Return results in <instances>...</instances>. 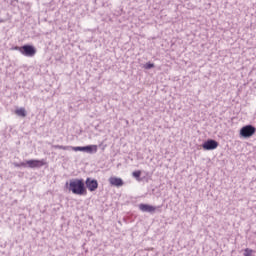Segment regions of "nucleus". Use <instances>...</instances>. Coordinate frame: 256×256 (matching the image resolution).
Masks as SVG:
<instances>
[{"label":"nucleus","instance_id":"nucleus-3","mask_svg":"<svg viewBox=\"0 0 256 256\" xmlns=\"http://www.w3.org/2000/svg\"><path fill=\"white\" fill-rule=\"evenodd\" d=\"M16 49H19L20 53L22 55H25V57H35V53H37V49H35V46L33 45H24L22 47H16Z\"/></svg>","mask_w":256,"mask_h":256},{"label":"nucleus","instance_id":"nucleus-12","mask_svg":"<svg viewBox=\"0 0 256 256\" xmlns=\"http://www.w3.org/2000/svg\"><path fill=\"white\" fill-rule=\"evenodd\" d=\"M251 255H253V250L249 249V248H246L244 250V256H251Z\"/></svg>","mask_w":256,"mask_h":256},{"label":"nucleus","instance_id":"nucleus-5","mask_svg":"<svg viewBox=\"0 0 256 256\" xmlns=\"http://www.w3.org/2000/svg\"><path fill=\"white\" fill-rule=\"evenodd\" d=\"M73 151H85L86 153H97V145L72 147Z\"/></svg>","mask_w":256,"mask_h":256},{"label":"nucleus","instance_id":"nucleus-7","mask_svg":"<svg viewBox=\"0 0 256 256\" xmlns=\"http://www.w3.org/2000/svg\"><path fill=\"white\" fill-rule=\"evenodd\" d=\"M85 185L87 189H89L91 192L97 191V188L99 187V182L95 179L87 178L85 181Z\"/></svg>","mask_w":256,"mask_h":256},{"label":"nucleus","instance_id":"nucleus-1","mask_svg":"<svg viewBox=\"0 0 256 256\" xmlns=\"http://www.w3.org/2000/svg\"><path fill=\"white\" fill-rule=\"evenodd\" d=\"M65 187L68 191H72L74 195H85L87 193L83 179H71L70 182H66Z\"/></svg>","mask_w":256,"mask_h":256},{"label":"nucleus","instance_id":"nucleus-10","mask_svg":"<svg viewBox=\"0 0 256 256\" xmlns=\"http://www.w3.org/2000/svg\"><path fill=\"white\" fill-rule=\"evenodd\" d=\"M15 113L18 115V117H27V110H25L23 107L16 109Z\"/></svg>","mask_w":256,"mask_h":256},{"label":"nucleus","instance_id":"nucleus-8","mask_svg":"<svg viewBox=\"0 0 256 256\" xmlns=\"http://www.w3.org/2000/svg\"><path fill=\"white\" fill-rule=\"evenodd\" d=\"M139 209L140 211H143V213H155L157 210L155 206H151L149 204H140Z\"/></svg>","mask_w":256,"mask_h":256},{"label":"nucleus","instance_id":"nucleus-14","mask_svg":"<svg viewBox=\"0 0 256 256\" xmlns=\"http://www.w3.org/2000/svg\"><path fill=\"white\" fill-rule=\"evenodd\" d=\"M133 177H135L136 179H139L141 177V171H134L132 173Z\"/></svg>","mask_w":256,"mask_h":256},{"label":"nucleus","instance_id":"nucleus-6","mask_svg":"<svg viewBox=\"0 0 256 256\" xmlns=\"http://www.w3.org/2000/svg\"><path fill=\"white\" fill-rule=\"evenodd\" d=\"M26 164V167L30 169H39V167H43L45 165V160H28L24 162Z\"/></svg>","mask_w":256,"mask_h":256},{"label":"nucleus","instance_id":"nucleus-11","mask_svg":"<svg viewBox=\"0 0 256 256\" xmlns=\"http://www.w3.org/2000/svg\"><path fill=\"white\" fill-rule=\"evenodd\" d=\"M53 148L54 149H62L63 151H69V149H71V147L63 146V145H54Z\"/></svg>","mask_w":256,"mask_h":256},{"label":"nucleus","instance_id":"nucleus-9","mask_svg":"<svg viewBox=\"0 0 256 256\" xmlns=\"http://www.w3.org/2000/svg\"><path fill=\"white\" fill-rule=\"evenodd\" d=\"M110 185L114 187H123V179L117 177H110L109 179Z\"/></svg>","mask_w":256,"mask_h":256},{"label":"nucleus","instance_id":"nucleus-13","mask_svg":"<svg viewBox=\"0 0 256 256\" xmlns=\"http://www.w3.org/2000/svg\"><path fill=\"white\" fill-rule=\"evenodd\" d=\"M153 67H155V64L148 62L144 65L145 69H153Z\"/></svg>","mask_w":256,"mask_h":256},{"label":"nucleus","instance_id":"nucleus-4","mask_svg":"<svg viewBox=\"0 0 256 256\" xmlns=\"http://www.w3.org/2000/svg\"><path fill=\"white\" fill-rule=\"evenodd\" d=\"M202 147L205 151H213L219 147V142H217V140L209 139L202 144Z\"/></svg>","mask_w":256,"mask_h":256},{"label":"nucleus","instance_id":"nucleus-15","mask_svg":"<svg viewBox=\"0 0 256 256\" xmlns=\"http://www.w3.org/2000/svg\"><path fill=\"white\" fill-rule=\"evenodd\" d=\"M14 165H15L16 167H27V164H26L25 162H22V163H20V164L15 163Z\"/></svg>","mask_w":256,"mask_h":256},{"label":"nucleus","instance_id":"nucleus-2","mask_svg":"<svg viewBox=\"0 0 256 256\" xmlns=\"http://www.w3.org/2000/svg\"><path fill=\"white\" fill-rule=\"evenodd\" d=\"M255 132V126L248 124L240 129V137H242L243 139H249L250 137H253Z\"/></svg>","mask_w":256,"mask_h":256}]
</instances>
